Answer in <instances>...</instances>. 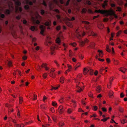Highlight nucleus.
<instances>
[{
    "label": "nucleus",
    "mask_w": 127,
    "mask_h": 127,
    "mask_svg": "<svg viewBox=\"0 0 127 127\" xmlns=\"http://www.w3.org/2000/svg\"><path fill=\"white\" fill-rule=\"evenodd\" d=\"M52 119L54 121H56V117L54 116H52Z\"/></svg>",
    "instance_id": "53"
},
{
    "label": "nucleus",
    "mask_w": 127,
    "mask_h": 127,
    "mask_svg": "<svg viewBox=\"0 0 127 127\" xmlns=\"http://www.w3.org/2000/svg\"><path fill=\"white\" fill-rule=\"evenodd\" d=\"M101 121H103L104 122H105V121H106L107 120V119H106V118H105L104 119H101Z\"/></svg>",
    "instance_id": "57"
},
{
    "label": "nucleus",
    "mask_w": 127,
    "mask_h": 127,
    "mask_svg": "<svg viewBox=\"0 0 127 127\" xmlns=\"http://www.w3.org/2000/svg\"><path fill=\"white\" fill-rule=\"evenodd\" d=\"M30 0H25L26 4H29V5H32L33 4V2H32L31 1H30Z\"/></svg>",
    "instance_id": "16"
},
{
    "label": "nucleus",
    "mask_w": 127,
    "mask_h": 127,
    "mask_svg": "<svg viewBox=\"0 0 127 127\" xmlns=\"http://www.w3.org/2000/svg\"><path fill=\"white\" fill-rule=\"evenodd\" d=\"M64 125V123L63 122H60L59 123V125L60 127L63 126Z\"/></svg>",
    "instance_id": "28"
},
{
    "label": "nucleus",
    "mask_w": 127,
    "mask_h": 127,
    "mask_svg": "<svg viewBox=\"0 0 127 127\" xmlns=\"http://www.w3.org/2000/svg\"><path fill=\"white\" fill-rule=\"evenodd\" d=\"M111 81L109 82L108 84L107 87L108 89H110L111 86Z\"/></svg>",
    "instance_id": "24"
},
{
    "label": "nucleus",
    "mask_w": 127,
    "mask_h": 127,
    "mask_svg": "<svg viewBox=\"0 0 127 127\" xmlns=\"http://www.w3.org/2000/svg\"><path fill=\"white\" fill-rule=\"evenodd\" d=\"M16 5V11L17 12L18 10L21 12L22 11V9L21 7H19L21 5V2L19 0H13Z\"/></svg>",
    "instance_id": "2"
},
{
    "label": "nucleus",
    "mask_w": 127,
    "mask_h": 127,
    "mask_svg": "<svg viewBox=\"0 0 127 127\" xmlns=\"http://www.w3.org/2000/svg\"><path fill=\"white\" fill-rule=\"evenodd\" d=\"M25 9L28 10H30V7L28 5H25L24 6Z\"/></svg>",
    "instance_id": "21"
},
{
    "label": "nucleus",
    "mask_w": 127,
    "mask_h": 127,
    "mask_svg": "<svg viewBox=\"0 0 127 127\" xmlns=\"http://www.w3.org/2000/svg\"><path fill=\"white\" fill-rule=\"evenodd\" d=\"M10 10L9 9H6L4 11L6 15H9L10 13Z\"/></svg>",
    "instance_id": "12"
},
{
    "label": "nucleus",
    "mask_w": 127,
    "mask_h": 127,
    "mask_svg": "<svg viewBox=\"0 0 127 127\" xmlns=\"http://www.w3.org/2000/svg\"><path fill=\"white\" fill-rule=\"evenodd\" d=\"M23 100V98L22 97H19V103L20 104L22 103Z\"/></svg>",
    "instance_id": "20"
},
{
    "label": "nucleus",
    "mask_w": 127,
    "mask_h": 127,
    "mask_svg": "<svg viewBox=\"0 0 127 127\" xmlns=\"http://www.w3.org/2000/svg\"><path fill=\"white\" fill-rule=\"evenodd\" d=\"M95 44L94 43H92L90 46L91 47L93 48L95 46Z\"/></svg>",
    "instance_id": "36"
},
{
    "label": "nucleus",
    "mask_w": 127,
    "mask_h": 127,
    "mask_svg": "<svg viewBox=\"0 0 127 127\" xmlns=\"http://www.w3.org/2000/svg\"><path fill=\"white\" fill-rule=\"evenodd\" d=\"M50 110L51 111V112L52 113H54L55 112L54 110V108L53 107H52L51 108Z\"/></svg>",
    "instance_id": "47"
},
{
    "label": "nucleus",
    "mask_w": 127,
    "mask_h": 127,
    "mask_svg": "<svg viewBox=\"0 0 127 127\" xmlns=\"http://www.w3.org/2000/svg\"><path fill=\"white\" fill-rule=\"evenodd\" d=\"M46 26H49L50 25V23L48 21L46 22L44 24Z\"/></svg>",
    "instance_id": "45"
},
{
    "label": "nucleus",
    "mask_w": 127,
    "mask_h": 127,
    "mask_svg": "<svg viewBox=\"0 0 127 127\" xmlns=\"http://www.w3.org/2000/svg\"><path fill=\"white\" fill-rule=\"evenodd\" d=\"M89 72L90 74L91 75H92L94 73L93 70L92 69L90 68L87 69L85 68L84 69L83 73L84 75H86Z\"/></svg>",
    "instance_id": "3"
},
{
    "label": "nucleus",
    "mask_w": 127,
    "mask_h": 127,
    "mask_svg": "<svg viewBox=\"0 0 127 127\" xmlns=\"http://www.w3.org/2000/svg\"><path fill=\"white\" fill-rule=\"evenodd\" d=\"M88 95L89 96H90L91 97H93V95L92 94L91 92L89 93Z\"/></svg>",
    "instance_id": "46"
},
{
    "label": "nucleus",
    "mask_w": 127,
    "mask_h": 127,
    "mask_svg": "<svg viewBox=\"0 0 127 127\" xmlns=\"http://www.w3.org/2000/svg\"><path fill=\"white\" fill-rule=\"evenodd\" d=\"M80 84L79 83H78L77 84L76 88L77 89H79L80 87Z\"/></svg>",
    "instance_id": "42"
},
{
    "label": "nucleus",
    "mask_w": 127,
    "mask_h": 127,
    "mask_svg": "<svg viewBox=\"0 0 127 127\" xmlns=\"http://www.w3.org/2000/svg\"><path fill=\"white\" fill-rule=\"evenodd\" d=\"M57 103L54 101H53L52 102V105L54 106H55L57 105Z\"/></svg>",
    "instance_id": "33"
},
{
    "label": "nucleus",
    "mask_w": 127,
    "mask_h": 127,
    "mask_svg": "<svg viewBox=\"0 0 127 127\" xmlns=\"http://www.w3.org/2000/svg\"><path fill=\"white\" fill-rule=\"evenodd\" d=\"M45 11L43 10H41L40 13L42 15H43Z\"/></svg>",
    "instance_id": "50"
},
{
    "label": "nucleus",
    "mask_w": 127,
    "mask_h": 127,
    "mask_svg": "<svg viewBox=\"0 0 127 127\" xmlns=\"http://www.w3.org/2000/svg\"><path fill=\"white\" fill-rule=\"evenodd\" d=\"M34 98L32 99V100H36L37 98V95H34Z\"/></svg>",
    "instance_id": "54"
},
{
    "label": "nucleus",
    "mask_w": 127,
    "mask_h": 127,
    "mask_svg": "<svg viewBox=\"0 0 127 127\" xmlns=\"http://www.w3.org/2000/svg\"><path fill=\"white\" fill-rule=\"evenodd\" d=\"M42 4L44 5L46 7L47 6V5L45 2V1L44 0L43 1Z\"/></svg>",
    "instance_id": "52"
},
{
    "label": "nucleus",
    "mask_w": 127,
    "mask_h": 127,
    "mask_svg": "<svg viewBox=\"0 0 127 127\" xmlns=\"http://www.w3.org/2000/svg\"><path fill=\"white\" fill-rule=\"evenodd\" d=\"M20 111L19 109L18 110V112L17 113V116L19 118H20Z\"/></svg>",
    "instance_id": "51"
},
{
    "label": "nucleus",
    "mask_w": 127,
    "mask_h": 127,
    "mask_svg": "<svg viewBox=\"0 0 127 127\" xmlns=\"http://www.w3.org/2000/svg\"><path fill=\"white\" fill-rule=\"evenodd\" d=\"M86 3L89 5H90L91 4V2L88 0H87L86 1Z\"/></svg>",
    "instance_id": "37"
},
{
    "label": "nucleus",
    "mask_w": 127,
    "mask_h": 127,
    "mask_svg": "<svg viewBox=\"0 0 127 127\" xmlns=\"http://www.w3.org/2000/svg\"><path fill=\"white\" fill-rule=\"evenodd\" d=\"M126 70V69L124 68H119V70L124 73H125V71Z\"/></svg>",
    "instance_id": "17"
},
{
    "label": "nucleus",
    "mask_w": 127,
    "mask_h": 127,
    "mask_svg": "<svg viewBox=\"0 0 127 127\" xmlns=\"http://www.w3.org/2000/svg\"><path fill=\"white\" fill-rule=\"evenodd\" d=\"M89 41L87 39H86L84 41H81L80 42V45L81 46H83L85 43H88Z\"/></svg>",
    "instance_id": "9"
},
{
    "label": "nucleus",
    "mask_w": 127,
    "mask_h": 127,
    "mask_svg": "<svg viewBox=\"0 0 127 127\" xmlns=\"http://www.w3.org/2000/svg\"><path fill=\"white\" fill-rule=\"evenodd\" d=\"M60 86L59 85L58 87H53L52 86V88L51 89V90L53 91V90H56L58 89L59 87Z\"/></svg>",
    "instance_id": "22"
},
{
    "label": "nucleus",
    "mask_w": 127,
    "mask_h": 127,
    "mask_svg": "<svg viewBox=\"0 0 127 127\" xmlns=\"http://www.w3.org/2000/svg\"><path fill=\"white\" fill-rule=\"evenodd\" d=\"M56 43L58 44H60L61 42V41L59 38H57L56 40Z\"/></svg>",
    "instance_id": "23"
},
{
    "label": "nucleus",
    "mask_w": 127,
    "mask_h": 127,
    "mask_svg": "<svg viewBox=\"0 0 127 127\" xmlns=\"http://www.w3.org/2000/svg\"><path fill=\"white\" fill-rule=\"evenodd\" d=\"M83 90L81 88H80V89L79 90H77V92L80 93Z\"/></svg>",
    "instance_id": "60"
},
{
    "label": "nucleus",
    "mask_w": 127,
    "mask_h": 127,
    "mask_svg": "<svg viewBox=\"0 0 127 127\" xmlns=\"http://www.w3.org/2000/svg\"><path fill=\"white\" fill-rule=\"evenodd\" d=\"M70 1V0H68L67 1L66 4L65 5L66 6H67L69 4V2Z\"/></svg>",
    "instance_id": "49"
},
{
    "label": "nucleus",
    "mask_w": 127,
    "mask_h": 127,
    "mask_svg": "<svg viewBox=\"0 0 127 127\" xmlns=\"http://www.w3.org/2000/svg\"><path fill=\"white\" fill-rule=\"evenodd\" d=\"M107 2V1L106 0H105L104 2V3L102 4V6L103 8L105 9V6L107 5V3H106Z\"/></svg>",
    "instance_id": "13"
},
{
    "label": "nucleus",
    "mask_w": 127,
    "mask_h": 127,
    "mask_svg": "<svg viewBox=\"0 0 127 127\" xmlns=\"http://www.w3.org/2000/svg\"><path fill=\"white\" fill-rule=\"evenodd\" d=\"M23 22L24 24H27V21L26 20L24 19L23 20Z\"/></svg>",
    "instance_id": "59"
},
{
    "label": "nucleus",
    "mask_w": 127,
    "mask_h": 127,
    "mask_svg": "<svg viewBox=\"0 0 127 127\" xmlns=\"http://www.w3.org/2000/svg\"><path fill=\"white\" fill-rule=\"evenodd\" d=\"M79 58L82 59H83V56L81 54H80V55H79Z\"/></svg>",
    "instance_id": "58"
},
{
    "label": "nucleus",
    "mask_w": 127,
    "mask_h": 127,
    "mask_svg": "<svg viewBox=\"0 0 127 127\" xmlns=\"http://www.w3.org/2000/svg\"><path fill=\"white\" fill-rule=\"evenodd\" d=\"M95 12L96 13H100L101 14H104L108 13V11L106 10H100L99 9L98 10H96Z\"/></svg>",
    "instance_id": "6"
},
{
    "label": "nucleus",
    "mask_w": 127,
    "mask_h": 127,
    "mask_svg": "<svg viewBox=\"0 0 127 127\" xmlns=\"http://www.w3.org/2000/svg\"><path fill=\"white\" fill-rule=\"evenodd\" d=\"M47 65V64H46L43 63L42 64L41 66H38V68L40 70H41V67H42V68L44 67L45 68V70H48L49 69V68L47 66H46Z\"/></svg>",
    "instance_id": "7"
},
{
    "label": "nucleus",
    "mask_w": 127,
    "mask_h": 127,
    "mask_svg": "<svg viewBox=\"0 0 127 127\" xmlns=\"http://www.w3.org/2000/svg\"><path fill=\"white\" fill-rule=\"evenodd\" d=\"M122 32V31L121 30L119 31L117 33V36H118Z\"/></svg>",
    "instance_id": "40"
},
{
    "label": "nucleus",
    "mask_w": 127,
    "mask_h": 127,
    "mask_svg": "<svg viewBox=\"0 0 127 127\" xmlns=\"http://www.w3.org/2000/svg\"><path fill=\"white\" fill-rule=\"evenodd\" d=\"M59 113L60 114H62L64 112V110H60Z\"/></svg>",
    "instance_id": "55"
},
{
    "label": "nucleus",
    "mask_w": 127,
    "mask_h": 127,
    "mask_svg": "<svg viewBox=\"0 0 127 127\" xmlns=\"http://www.w3.org/2000/svg\"><path fill=\"white\" fill-rule=\"evenodd\" d=\"M40 28L41 30L40 33L41 34L43 35L45 29V27L44 26L41 25L40 26Z\"/></svg>",
    "instance_id": "8"
},
{
    "label": "nucleus",
    "mask_w": 127,
    "mask_h": 127,
    "mask_svg": "<svg viewBox=\"0 0 127 127\" xmlns=\"http://www.w3.org/2000/svg\"><path fill=\"white\" fill-rule=\"evenodd\" d=\"M90 35H92L94 36H95L96 35V34L92 31H91L90 32Z\"/></svg>",
    "instance_id": "26"
},
{
    "label": "nucleus",
    "mask_w": 127,
    "mask_h": 127,
    "mask_svg": "<svg viewBox=\"0 0 127 127\" xmlns=\"http://www.w3.org/2000/svg\"><path fill=\"white\" fill-rule=\"evenodd\" d=\"M80 66V63H78L75 66V70H76V68L77 67Z\"/></svg>",
    "instance_id": "31"
},
{
    "label": "nucleus",
    "mask_w": 127,
    "mask_h": 127,
    "mask_svg": "<svg viewBox=\"0 0 127 127\" xmlns=\"http://www.w3.org/2000/svg\"><path fill=\"white\" fill-rule=\"evenodd\" d=\"M16 19L18 20H19L21 18V16H18L16 17Z\"/></svg>",
    "instance_id": "63"
},
{
    "label": "nucleus",
    "mask_w": 127,
    "mask_h": 127,
    "mask_svg": "<svg viewBox=\"0 0 127 127\" xmlns=\"http://www.w3.org/2000/svg\"><path fill=\"white\" fill-rule=\"evenodd\" d=\"M50 38L48 37L47 38L46 42V45L48 46H50V49L51 51V55H52L54 54L53 52L55 48V45L52 44L51 41L50 40Z\"/></svg>",
    "instance_id": "1"
},
{
    "label": "nucleus",
    "mask_w": 127,
    "mask_h": 127,
    "mask_svg": "<svg viewBox=\"0 0 127 127\" xmlns=\"http://www.w3.org/2000/svg\"><path fill=\"white\" fill-rule=\"evenodd\" d=\"M78 29H77L75 31V32L76 33L77 37L79 38H81L84 36L85 34V32H78Z\"/></svg>",
    "instance_id": "4"
},
{
    "label": "nucleus",
    "mask_w": 127,
    "mask_h": 127,
    "mask_svg": "<svg viewBox=\"0 0 127 127\" xmlns=\"http://www.w3.org/2000/svg\"><path fill=\"white\" fill-rule=\"evenodd\" d=\"M15 127H24V126L23 124H21L20 125L15 124L14 125Z\"/></svg>",
    "instance_id": "14"
},
{
    "label": "nucleus",
    "mask_w": 127,
    "mask_h": 127,
    "mask_svg": "<svg viewBox=\"0 0 127 127\" xmlns=\"http://www.w3.org/2000/svg\"><path fill=\"white\" fill-rule=\"evenodd\" d=\"M56 17H57V19L58 20H60L61 19V16L59 15H56Z\"/></svg>",
    "instance_id": "48"
},
{
    "label": "nucleus",
    "mask_w": 127,
    "mask_h": 127,
    "mask_svg": "<svg viewBox=\"0 0 127 127\" xmlns=\"http://www.w3.org/2000/svg\"><path fill=\"white\" fill-rule=\"evenodd\" d=\"M87 11V9L85 8H83L82 10V12L83 13H85Z\"/></svg>",
    "instance_id": "30"
},
{
    "label": "nucleus",
    "mask_w": 127,
    "mask_h": 127,
    "mask_svg": "<svg viewBox=\"0 0 127 127\" xmlns=\"http://www.w3.org/2000/svg\"><path fill=\"white\" fill-rule=\"evenodd\" d=\"M117 10L116 11L120 12L121 11V8L119 7H117Z\"/></svg>",
    "instance_id": "34"
},
{
    "label": "nucleus",
    "mask_w": 127,
    "mask_h": 127,
    "mask_svg": "<svg viewBox=\"0 0 127 127\" xmlns=\"http://www.w3.org/2000/svg\"><path fill=\"white\" fill-rule=\"evenodd\" d=\"M73 111V109L71 108H69L67 110V112L68 114H71Z\"/></svg>",
    "instance_id": "19"
},
{
    "label": "nucleus",
    "mask_w": 127,
    "mask_h": 127,
    "mask_svg": "<svg viewBox=\"0 0 127 127\" xmlns=\"http://www.w3.org/2000/svg\"><path fill=\"white\" fill-rule=\"evenodd\" d=\"M121 122L122 123L124 124L127 121L126 120L124 119L121 120Z\"/></svg>",
    "instance_id": "38"
},
{
    "label": "nucleus",
    "mask_w": 127,
    "mask_h": 127,
    "mask_svg": "<svg viewBox=\"0 0 127 127\" xmlns=\"http://www.w3.org/2000/svg\"><path fill=\"white\" fill-rule=\"evenodd\" d=\"M101 89L100 87L99 86H98L96 87V90L97 93H99L100 92Z\"/></svg>",
    "instance_id": "15"
},
{
    "label": "nucleus",
    "mask_w": 127,
    "mask_h": 127,
    "mask_svg": "<svg viewBox=\"0 0 127 127\" xmlns=\"http://www.w3.org/2000/svg\"><path fill=\"white\" fill-rule=\"evenodd\" d=\"M98 52L99 53V56L101 57H102L103 55V53L102 51L98 50Z\"/></svg>",
    "instance_id": "18"
},
{
    "label": "nucleus",
    "mask_w": 127,
    "mask_h": 127,
    "mask_svg": "<svg viewBox=\"0 0 127 127\" xmlns=\"http://www.w3.org/2000/svg\"><path fill=\"white\" fill-rule=\"evenodd\" d=\"M55 71V69L54 68H52L51 69V71H48V74H49L50 76L51 77L54 78L55 76V74L53 72L54 71Z\"/></svg>",
    "instance_id": "5"
},
{
    "label": "nucleus",
    "mask_w": 127,
    "mask_h": 127,
    "mask_svg": "<svg viewBox=\"0 0 127 127\" xmlns=\"http://www.w3.org/2000/svg\"><path fill=\"white\" fill-rule=\"evenodd\" d=\"M8 65L10 66H11L12 63L11 61H9L8 62Z\"/></svg>",
    "instance_id": "56"
},
{
    "label": "nucleus",
    "mask_w": 127,
    "mask_h": 127,
    "mask_svg": "<svg viewBox=\"0 0 127 127\" xmlns=\"http://www.w3.org/2000/svg\"><path fill=\"white\" fill-rule=\"evenodd\" d=\"M7 3L9 7H11L13 9L14 8L13 3L12 2L10 1H7Z\"/></svg>",
    "instance_id": "10"
},
{
    "label": "nucleus",
    "mask_w": 127,
    "mask_h": 127,
    "mask_svg": "<svg viewBox=\"0 0 127 127\" xmlns=\"http://www.w3.org/2000/svg\"><path fill=\"white\" fill-rule=\"evenodd\" d=\"M97 106H95L93 107V109L94 111H96L97 110Z\"/></svg>",
    "instance_id": "35"
},
{
    "label": "nucleus",
    "mask_w": 127,
    "mask_h": 127,
    "mask_svg": "<svg viewBox=\"0 0 127 127\" xmlns=\"http://www.w3.org/2000/svg\"><path fill=\"white\" fill-rule=\"evenodd\" d=\"M119 110L121 112H123L124 111L123 108L119 107Z\"/></svg>",
    "instance_id": "27"
},
{
    "label": "nucleus",
    "mask_w": 127,
    "mask_h": 127,
    "mask_svg": "<svg viewBox=\"0 0 127 127\" xmlns=\"http://www.w3.org/2000/svg\"><path fill=\"white\" fill-rule=\"evenodd\" d=\"M106 50L108 52H110L111 50V49H109V46L108 45H107L106 46Z\"/></svg>",
    "instance_id": "25"
},
{
    "label": "nucleus",
    "mask_w": 127,
    "mask_h": 127,
    "mask_svg": "<svg viewBox=\"0 0 127 127\" xmlns=\"http://www.w3.org/2000/svg\"><path fill=\"white\" fill-rule=\"evenodd\" d=\"M110 5L112 7H115L116 6V5L113 3H111Z\"/></svg>",
    "instance_id": "64"
},
{
    "label": "nucleus",
    "mask_w": 127,
    "mask_h": 127,
    "mask_svg": "<svg viewBox=\"0 0 127 127\" xmlns=\"http://www.w3.org/2000/svg\"><path fill=\"white\" fill-rule=\"evenodd\" d=\"M0 17L1 18H3L5 17V15L2 14H0Z\"/></svg>",
    "instance_id": "44"
},
{
    "label": "nucleus",
    "mask_w": 127,
    "mask_h": 127,
    "mask_svg": "<svg viewBox=\"0 0 127 127\" xmlns=\"http://www.w3.org/2000/svg\"><path fill=\"white\" fill-rule=\"evenodd\" d=\"M63 45L64 47V50L65 51L66 50V48L67 47V46L64 43L63 44Z\"/></svg>",
    "instance_id": "41"
},
{
    "label": "nucleus",
    "mask_w": 127,
    "mask_h": 127,
    "mask_svg": "<svg viewBox=\"0 0 127 127\" xmlns=\"http://www.w3.org/2000/svg\"><path fill=\"white\" fill-rule=\"evenodd\" d=\"M82 74H79L78 76V78H80L82 77Z\"/></svg>",
    "instance_id": "61"
},
{
    "label": "nucleus",
    "mask_w": 127,
    "mask_h": 127,
    "mask_svg": "<svg viewBox=\"0 0 127 127\" xmlns=\"http://www.w3.org/2000/svg\"><path fill=\"white\" fill-rule=\"evenodd\" d=\"M61 27L60 26H57L56 28V30L57 31H59L61 29Z\"/></svg>",
    "instance_id": "29"
},
{
    "label": "nucleus",
    "mask_w": 127,
    "mask_h": 127,
    "mask_svg": "<svg viewBox=\"0 0 127 127\" xmlns=\"http://www.w3.org/2000/svg\"><path fill=\"white\" fill-rule=\"evenodd\" d=\"M108 95L110 98H112V96L113 95V92L112 91H110L108 93Z\"/></svg>",
    "instance_id": "11"
},
{
    "label": "nucleus",
    "mask_w": 127,
    "mask_h": 127,
    "mask_svg": "<svg viewBox=\"0 0 127 127\" xmlns=\"http://www.w3.org/2000/svg\"><path fill=\"white\" fill-rule=\"evenodd\" d=\"M17 73L18 74L20 75H21V72L19 70H18L16 72V74H17ZM15 74H16L15 73H14V75H15Z\"/></svg>",
    "instance_id": "32"
},
{
    "label": "nucleus",
    "mask_w": 127,
    "mask_h": 127,
    "mask_svg": "<svg viewBox=\"0 0 127 127\" xmlns=\"http://www.w3.org/2000/svg\"><path fill=\"white\" fill-rule=\"evenodd\" d=\"M87 11H88V12L90 13H92V10L90 9H88V10H87Z\"/></svg>",
    "instance_id": "62"
},
{
    "label": "nucleus",
    "mask_w": 127,
    "mask_h": 127,
    "mask_svg": "<svg viewBox=\"0 0 127 127\" xmlns=\"http://www.w3.org/2000/svg\"><path fill=\"white\" fill-rule=\"evenodd\" d=\"M35 29V27L33 26H32L31 28V30L32 31H34Z\"/></svg>",
    "instance_id": "39"
},
{
    "label": "nucleus",
    "mask_w": 127,
    "mask_h": 127,
    "mask_svg": "<svg viewBox=\"0 0 127 127\" xmlns=\"http://www.w3.org/2000/svg\"><path fill=\"white\" fill-rule=\"evenodd\" d=\"M47 74L46 73H45L43 75V77L44 79H45L47 77Z\"/></svg>",
    "instance_id": "43"
}]
</instances>
